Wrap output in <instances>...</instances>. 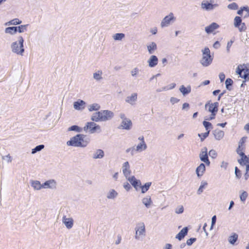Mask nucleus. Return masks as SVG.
Returning <instances> with one entry per match:
<instances>
[{
	"mask_svg": "<svg viewBox=\"0 0 249 249\" xmlns=\"http://www.w3.org/2000/svg\"><path fill=\"white\" fill-rule=\"evenodd\" d=\"M113 116L114 113L111 111L102 110L93 113L90 119L95 122H105L111 119Z\"/></svg>",
	"mask_w": 249,
	"mask_h": 249,
	"instance_id": "obj_1",
	"label": "nucleus"
},
{
	"mask_svg": "<svg viewBox=\"0 0 249 249\" xmlns=\"http://www.w3.org/2000/svg\"><path fill=\"white\" fill-rule=\"evenodd\" d=\"M202 57L200 60V64L204 67L209 66L212 62L213 58L210 54V49L205 47L202 50Z\"/></svg>",
	"mask_w": 249,
	"mask_h": 249,
	"instance_id": "obj_2",
	"label": "nucleus"
},
{
	"mask_svg": "<svg viewBox=\"0 0 249 249\" xmlns=\"http://www.w3.org/2000/svg\"><path fill=\"white\" fill-rule=\"evenodd\" d=\"M24 39L22 36L18 37V42L16 41L12 43L11 49L12 51L17 54L23 55L24 52L23 48Z\"/></svg>",
	"mask_w": 249,
	"mask_h": 249,
	"instance_id": "obj_3",
	"label": "nucleus"
},
{
	"mask_svg": "<svg viewBox=\"0 0 249 249\" xmlns=\"http://www.w3.org/2000/svg\"><path fill=\"white\" fill-rule=\"evenodd\" d=\"M236 72L240 77L245 80H249V63L238 65Z\"/></svg>",
	"mask_w": 249,
	"mask_h": 249,
	"instance_id": "obj_4",
	"label": "nucleus"
},
{
	"mask_svg": "<svg viewBox=\"0 0 249 249\" xmlns=\"http://www.w3.org/2000/svg\"><path fill=\"white\" fill-rule=\"evenodd\" d=\"M95 122L92 121L87 123L85 126L83 127L84 131L89 132L90 134H93L96 132H100L101 131V127L99 125L96 124Z\"/></svg>",
	"mask_w": 249,
	"mask_h": 249,
	"instance_id": "obj_5",
	"label": "nucleus"
},
{
	"mask_svg": "<svg viewBox=\"0 0 249 249\" xmlns=\"http://www.w3.org/2000/svg\"><path fill=\"white\" fill-rule=\"evenodd\" d=\"M135 238L137 240H142L143 236L145 235V225L143 222H140L137 224L135 227Z\"/></svg>",
	"mask_w": 249,
	"mask_h": 249,
	"instance_id": "obj_6",
	"label": "nucleus"
},
{
	"mask_svg": "<svg viewBox=\"0 0 249 249\" xmlns=\"http://www.w3.org/2000/svg\"><path fill=\"white\" fill-rule=\"evenodd\" d=\"M176 20V18L174 17L173 13H170V14L165 16L161 20L160 23V26L162 28L168 27L171 23L174 22Z\"/></svg>",
	"mask_w": 249,
	"mask_h": 249,
	"instance_id": "obj_7",
	"label": "nucleus"
},
{
	"mask_svg": "<svg viewBox=\"0 0 249 249\" xmlns=\"http://www.w3.org/2000/svg\"><path fill=\"white\" fill-rule=\"evenodd\" d=\"M199 157L201 161L206 163L208 166L210 164V161L208 158L207 148L206 147H203L199 153Z\"/></svg>",
	"mask_w": 249,
	"mask_h": 249,
	"instance_id": "obj_8",
	"label": "nucleus"
},
{
	"mask_svg": "<svg viewBox=\"0 0 249 249\" xmlns=\"http://www.w3.org/2000/svg\"><path fill=\"white\" fill-rule=\"evenodd\" d=\"M210 2L206 0L202 1L201 4V8L206 11H211L218 6L217 4H213V0H211Z\"/></svg>",
	"mask_w": 249,
	"mask_h": 249,
	"instance_id": "obj_9",
	"label": "nucleus"
},
{
	"mask_svg": "<svg viewBox=\"0 0 249 249\" xmlns=\"http://www.w3.org/2000/svg\"><path fill=\"white\" fill-rule=\"evenodd\" d=\"M79 147L85 148L89 143L90 139L85 135L79 134Z\"/></svg>",
	"mask_w": 249,
	"mask_h": 249,
	"instance_id": "obj_10",
	"label": "nucleus"
},
{
	"mask_svg": "<svg viewBox=\"0 0 249 249\" xmlns=\"http://www.w3.org/2000/svg\"><path fill=\"white\" fill-rule=\"evenodd\" d=\"M138 99V94L136 92L132 93L130 95L127 96L125 101L128 104L134 106L136 104V103Z\"/></svg>",
	"mask_w": 249,
	"mask_h": 249,
	"instance_id": "obj_11",
	"label": "nucleus"
},
{
	"mask_svg": "<svg viewBox=\"0 0 249 249\" xmlns=\"http://www.w3.org/2000/svg\"><path fill=\"white\" fill-rule=\"evenodd\" d=\"M79 134L71 137L66 144L69 146L79 147Z\"/></svg>",
	"mask_w": 249,
	"mask_h": 249,
	"instance_id": "obj_12",
	"label": "nucleus"
},
{
	"mask_svg": "<svg viewBox=\"0 0 249 249\" xmlns=\"http://www.w3.org/2000/svg\"><path fill=\"white\" fill-rule=\"evenodd\" d=\"M132 123L129 119L126 120L122 121V122L119 126V128L129 130L131 129Z\"/></svg>",
	"mask_w": 249,
	"mask_h": 249,
	"instance_id": "obj_13",
	"label": "nucleus"
},
{
	"mask_svg": "<svg viewBox=\"0 0 249 249\" xmlns=\"http://www.w3.org/2000/svg\"><path fill=\"white\" fill-rule=\"evenodd\" d=\"M241 157L240 159L238 160L239 163L242 166L246 165V168L249 167V155L247 156L245 153H241Z\"/></svg>",
	"mask_w": 249,
	"mask_h": 249,
	"instance_id": "obj_14",
	"label": "nucleus"
},
{
	"mask_svg": "<svg viewBox=\"0 0 249 249\" xmlns=\"http://www.w3.org/2000/svg\"><path fill=\"white\" fill-rule=\"evenodd\" d=\"M122 171L123 174L126 178L130 176L131 171L130 170V165L128 161H125L123 163L122 166Z\"/></svg>",
	"mask_w": 249,
	"mask_h": 249,
	"instance_id": "obj_15",
	"label": "nucleus"
},
{
	"mask_svg": "<svg viewBox=\"0 0 249 249\" xmlns=\"http://www.w3.org/2000/svg\"><path fill=\"white\" fill-rule=\"evenodd\" d=\"M218 103L215 102L213 103H208L205 105V108L208 107V111L211 113H216L218 110Z\"/></svg>",
	"mask_w": 249,
	"mask_h": 249,
	"instance_id": "obj_16",
	"label": "nucleus"
},
{
	"mask_svg": "<svg viewBox=\"0 0 249 249\" xmlns=\"http://www.w3.org/2000/svg\"><path fill=\"white\" fill-rule=\"evenodd\" d=\"M126 179L130 182V183L136 190H138V187L142 185L141 181L140 180L137 179L134 176L131 177L129 176Z\"/></svg>",
	"mask_w": 249,
	"mask_h": 249,
	"instance_id": "obj_17",
	"label": "nucleus"
},
{
	"mask_svg": "<svg viewBox=\"0 0 249 249\" xmlns=\"http://www.w3.org/2000/svg\"><path fill=\"white\" fill-rule=\"evenodd\" d=\"M62 221L68 229H71L73 227V220L71 217L67 218L66 215H64Z\"/></svg>",
	"mask_w": 249,
	"mask_h": 249,
	"instance_id": "obj_18",
	"label": "nucleus"
},
{
	"mask_svg": "<svg viewBox=\"0 0 249 249\" xmlns=\"http://www.w3.org/2000/svg\"><path fill=\"white\" fill-rule=\"evenodd\" d=\"M56 187V182L54 179H50L43 184V188L54 189Z\"/></svg>",
	"mask_w": 249,
	"mask_h": 249,
	"instance_id": "obj_19",
	"label": "nucleus"
},
{
	"mask_svg": "<svg viewBox=\"0 0 249 249\" xmlns=\"http://www.w3.org/2000/svg\"><path fill=\"white\" fill-rule=\"evenodd\" d=\"M86 102L83 100L79 99L73 103V107L77 110H82L84 109L86 106Z\"/></svg>",
	"mask_w": 249,
	"mask_h": 249,
	"instance_id": "obj_20",
	"label": "nucleus"
},
{
	"mask_svg": "<svg viewBox=\"0 0 249 249\" xmlns=\"http://www.w3.org/2000/svg\"><path fill=\"white\" fill-rule=\"evenodd\" d=\"M142 202L147 209L151 208L153 204L151 197L150 196H146L143 197L142 199Z\"/></svg>",
	"mask_w": 249,
	"mask_h": 249,
	"instance_id": "obj_21",
	"label": "nucleus"
},
{
	"mask_svg": "<svg viewBox=\"0 0 249 249\" xmlns=\"http://www.w3.org/2000/svg\"><path fill=\"white\" fill-rule=\"evenodd\" d=\"M105 156L104 151L101 149H96L92 156L93 159H102Z\"/></svg>",
	"mask_w": 249,
	"mask_h": 249,
	"instance_id": "obj_22",
	"label": "nucleus"
},
{
	"mask_svg": "<svg viewBox=\"0 0 249 249\" xmlns=\"http://www.w3.org/2000/svg\"><path fill=\"white\" fill-rule=\"evenodd\" d=\"M188 228L187 227L183 228L176 236V238L180 241L183 239L187 234Z\"/></svg>",
	"mask_w": 249,
	"mask_h": 249,
	"instance_id": "obj_23",
	"label": "nucleus"
},
{
	"mask_svg": "<svg viewBox=\"0 0 249 249\" xmlns=\"http://www.w3.org/2000/svg\"><path fill=\"white\" fill-rule=\"evenodd\" d=\"M219 25L215 22H213L210 25L207 26L205 28V30L207 34H211L215 30L219 28Z\"/></svg>",
	"mask_w": 249,
	"mask_h": 249,
	"instance_id": "obj_24",
	"label": "nucleus"
},
{
	"mask_svg": "<svg viewBox=\"0 0 249 249\" xmlns=\"http://www.w3.org/2000/svg\"><path fill=\"white\" fill-rule=\"evenodd\" d=\"M148 65L151 68L155 67L158 63V58L156 55H151L148 60Z\"/></svg>",
	"mask_w": 249,
	"mask_h": 249,
	"instance_id": "obj_25",
	"label": "nucleus"
},
{
	"mask_svg": "<svg viewBox=\"0 0 249 249\" xmlns=\"http://www.w3.org/2000/svg\"><path fill=\"white\" fill-rule=\"evenodd\" d=\"M179 90L184 96H185L191 92V87L190 85L186 87L184 85H181L179 89Z\"/></svg>",
	"mask_w": 249,
	"mask_h": 249,
	"instance_id": "obj_26",
	"label": "nucleus"
},
{
	"mask_svg": "<svg viewBox=\"0 0 249 249\" xmlns=\"http://www.w3.org/2000/svg\"><path fill=\"white\" fill-rule=\"evenodd\" d=\"M118 196V192L114 189H110L107 194V198L108 199H114Z\"/></svg>",
	"mask_w": 249,
	"mask_h": 249,
	"instance_id": "obj_27",
	"label": "nucleus"
},
{
	"mask_svg": "<svg viewBox=\"0 0 249 249\" xmlns=\"http://www.w3.org/2000/svg\"><path fill=\"white\" fill-rule=\"evenodd\" d=\"M147 48L148 53L150 54L154 53L157 49V45L154 42H151L147 45Z\"/></svg>",
	"mask_w": 249,
	"mask_h": 249,
	"instance_id": "obj_28",
	"label": "nucleus"
},
{
	"mask_svg": "<svg viewBox=\"0 0 249 249\" xmlns=\"http://www.w3.org/2000/svg\"><path fill=\"white\" fill-rule=\"evenodd\" d=\"M213 134L214 136L215 139L219 141L224 137V132L219 129H216L213 130Z\"/></svg>",
	"mask_w": 249,
	"mask_h": 249,
	"instance_id": "obj_29",
	"label": "nucleus"
},
{
	"mask_svg": "<svg viewBox=\"0 0 249 249\" xmlns=\"http://www.w3.org/2000/svg\"><path fill=\"white\" fill-rule=\"evenodd\" d=\"M206 168L204 163H201L196 169V174L198 177L202 176L204 172L205 171Z\"/></svg>",
	"mask_w": 249,
	"mask_h": 249,
	"instance_id": "obj_30",
	"label": "nucleus"
},
{
	"mask_svg": "<svg viewBox=\"0 0 249 249\" xmlns=\"http://www.w3.org/2000/svg\"><path fill=\"white\" fill-rule=\"evenodd\" d=\"M147 148V144L145 142H140L135 147L136 152H141Z\"/></svg>",
	"mask_w": 249,
	"mask_h": 249,
	"instance_id": "obj_31",
	"label": "nucleus"
},
{
	"mask_svg": "<svg viewBox=\"0 0 249 249\" xmlns=\"http://www.w3.org/2000/svg\"><path fill=\"white\" fill-rule=\"evenodd\" d=\"M31 185L36 190H39L43 188V184H41L40 182L38 180H31Z\"/></svg>",
	"mask_w": 249,
	"mask_h": 249,
	"instance_id": "obj_32",
	"label": "nucleus"
},
{
	"mask_svg": "<svg viewBox=\"0 0 249 249\" xmlns=\"http://www.w3.org/2000/svg\"><path fill=\"white\" fill-rule=\"evenodd\" d=\"M4 31L6 34L13 35L18 32V27L17 26L7 27L5 29Z\"/></svg>",
	"mask_w": 249,
	"mask_h": 249,
	"instance_id": "obj_33",
	"label": "nucleus"
},
{
	"mask_svg": "<svg viewBox=\"0 0 249 249\" xmlns=\"http://www.w3.org/2000/svg\"><path fill=\"white\" fill-rule=\"evenodd\" d=\"M88 110L89 112L93 111H98L101 108V106L97 103H94L91 105H89L88 106Z\"/></svg>",
	"mask_w": 249,
	"mask_h": 249,
	"instance_id": "obj_34",
	"label": "nucleus"
},
{
	"mask_svg": "<svg viewBox=\"0 0 249 249\" xmlns=\"http://www.w3.org/2000/svg\"><path fill=\"white\" fill-rule=\"evenodd\" d=\"M22 21L19 19L18 18H16L14 19H13L6 23H4L5 26H9V25H17L20 24L21 23Z\"/></svg>",
	"mask_w": 249,
	"mask_h": 249,
	"instance_id": "obj_35",
	"label": "nucleus"
},
{
	"mask_svg": "<svg viewBox=\"0 0 249 249\" xmlns=\"http://www.w3.org/2000/svg\"><path fill=\"white\" fill-rule=\"evenodd\" d=\"M238 234L236 233H233L231 235L229 236L228 241L232 245H234L238 239Z\"/></svg>",
	"mask_w": 249,
	"mask_h": 249,
	"instance_id": "obj_36",
	"label": "nucleus"
},
{
	"mask_svg": "<svg viewBox=\"0 0 249 249\" xmlns=\"http://www.w3.org/2000/svg\"><path fill=\"white\" fill-rule=\"evenodd\" d=\"M208 183L206 181H202L201 182L200 186L197 191V194L198 195H200L203 192L204 189L206 187Z\"/></svg>",
	"mask_w": 249,
	"mask_h": 249,
	"instance_id": "obj_37",
	"label": "nucleus"
},
{
	"mask_svg": "<svg viewBox=\"0 0 249 249\" xmlns=\"http://www.w3.org/2000/svg\"><path fill=\"white\" fill-rule=\"evenodd\" d=\"M151 185V182H146L144 184V185L142 186L141 185L140 187L141 188V192L142 194L145 193L149 189L150 186Z\"/></svg>",
	"mask_w": 249,
	"mask_h": 249,
	"instance_id": "obj_38",
	"label": "nucleus"
},
{
	"mask_svg": "<svg viewBox=\"0 0 249 249\" xmlns=\"http://www.w3.org/2000/svg\"><path fill=\"white\" fill-rule=\"evenodd\" d=\"M102 72L101 71H98L97 72H95L93 74V78L96 81H100L102 79L103 77L102 76Z\"/></svg>",
	"mask_w": 249,
	"mask_h": 249,
	"instance_id": "obj_39",
	"label": "nucleus"
},
{
	"mask_svg": "<svg viewBox=\"0 0 249 249\" xmlns=\"http://www.w3.org/2000/svg\"><path fill=\"white\" fill-rule=\"evenodd\" d=\"M124 34L123 33H117L113 35V38L115 40H121L124 37Z\"/></svg>",
	"mask_w": 249,
	"mask_h": 249,
	"instance_id": "obj_40",
	"label": "nucleus"
},
{
	"mask_svg": "<svg viewBox=\"0 0 249 249\" xmlns=\"http://www.w3.org/2000/svg\"><path fill=\"white\" fill-rule=\"evenodd\" d=\"M242 23V19L240 17L236 16L234 19V26L235 27H238Z\"/></svg>",
	"mask_w": 249,
	"mask_h": 249,
	"instance_id": "obj_41",
	"label": "nucleus"
},
{
	"mask_svg": "<svg viewBox=\"0 0 249 249\" xmlns=\"http://www.w3.org/2000/svg\"><path fill=\"white\" fill-rule=\"evenodd\" d=\"M44 148V145L43 144H40L36 146L34 148H33L32 150V154H34L36 153L41 151Z\"/></svg>",
	"mask_w": 249,
	"mask_h": 249,
	"instance_id": "obj_42",
	"label": "nucleus"
},
{
	"mask_svg": "<svg viewBox=\"0 0 249 249\" xmlns=\"http://www.w3.org/2000/svg\"><path fill=\"white\" fill-rule=\"evenodd\" d=\"M68 131H76L77 132H80L82 131V128L79 127L77 125H72L70 127L68 128Z\"/></svg>",
	"mask_w": 249,
	"mask_h": 249,
	"instance_id": "obj_43",
	"label": "nucleus"
},
{
	"mask_svg": "<svg viewBox=\"0 0 249 249\" xmlns=\"http://www.w3.org/2000/svg\"><path fill=\"white\" fill-rule=\"evenodd\" d=\"M203 124L204 126L207 131L210 130L213 128L212 124L211 123L207 121H203Z\"/></svg>",
	"mask_w": 249,
	"mask_h": 249,
	"instance_id": "obj_44",
	"label": "nucleus"
},
{
	"mask_svg": "<svg viewBox=\"0 0 249 249\" xmlns=\"http://www.w3.org/2000/svg\"><path fill=\"white\" fill-rule=\"evenodd\" d=\"M28 26V24H26V25H21L20 26L17 27H18V32L20 33L26 32L27 30Z\"/></svg>",
	"mask_w": 249,
	"mask_h": 249,
	"instance_id": "obj_45",
	"label": "nucleus"
},
{
	"mask_svg": "<svg viewBox=\"0 0 249 249\" xmlns=\"http://www.w3.org/2000/svg\"><path fill=\"white\" fill-rule=\"evenodd\" d=\"M232 84H233L232 80L230 78H227L225 81V85H226V89L228 90H230L231 89L230 88V86H231L232 85Z\"/></svg>",
	"mask_w": 249,
	"mask_h": 249,
	"instance_id": "obj_46",
	"label": "nucleus"
},
{
	"mask_svg": "<svg viewBox=\"0 0 249 249\" xmlns=\"http://www.w3.org/2000/svg\"><path fill=\"white\" fill-rule=\"evenodd\" d=\"M140 71V70L138 68L135 67L134 69H133L131 71V75L132 77H137L138 74H139Z\"/></svg>",
	"mask_w": 249,
	"mask_h": 249,
	"instance_id": "obj_47",
	"label": "nucleus"
},
{
	"mask_svg": "<svg viewBox=\"0 0 249 249\" xmlns=\"http://www.w3.org/2000/svg\"><path fill=\"white\" fill-rule=\"evenodd\" d=\"M228 8L231 10H237L238 8V6L237 3L232 2L228 5Z\"/></svg>",
	"mask_w": 249,
	"mask_h": 249,
	"instance_id": "obj_48",
	"label": "nucleus"
},
{
	"mask_svg": "<svg viewBox=\"0 0 249 249\" xmlns=\"http://www.w3.org/2000/svg\"><path fill=\"white\" fill-rule=\"evenodd\" d=\"M209 131H208L204 133L198 134V136L200 138L201 141H203L206 139L209 136Z\"/></svg>",
	"mask_w": 249,
	"mask_h": 249,
	"instance_id": "obj_49",
	"label": "nucleus"
},
{
	"mask_svg": "<svg viewBox=\"0 0 249 249\" xmlns=\"http://www.w3.org/2000/svg\"><path fill=\"white\" fill-rule=\"evenodd\" d=\"M184 212V208L183 206L180 205L176 208L175 210V213L177 214H180L183 213Z\"/></svg>",
	"mask_w": 249,
	"mask_h": 249,
	"instance_id": "obj_50",
	"label": "nucleus"
},
{
	"mask_svg": "<svg viewBox=\"0 0 249 249\" xmlns=\"http://www.w3.org/2000/svg\"><path fill=\"white\" fill-rule=\"evenodd\" d=\"M248 197V193L246 191H244L240 196V200L244 202Z\"/></svg>",
	"mask_w": 249,
	"mask_h": 249,
	"instance_id": "obj_51",
	"label": "nucleus"
},
{
	"mask_svg": "<svg viewBox=\"0 0 249 249\" xmlns=\"http://www.w3.org/2000/svg\"><path fill=\"white\" fill-rule=\"evenodd\" d=\"M240 32L245 31L247 28L245 23L242 22L241 24L237 27Z\"/></svg>",
	"mask_w": 249,
	"mask_h": 249,
	"instance_id": "obj_52",
	"label": "nucleus"
},
{
	"mask_svg": "<svg viewBox=\"0 0 249 249\" xmlns=\"http://www.w3.org/2000/svg\"><path fill=\"white\" fill-rule=\"evenodd\" d=\"M135 152H136V148H135V146L130 147L129 148H127L126 150V153L130 152L131 155L132 156H133L135 154Z\"/></svg>",
	"mask_w": 249,
	"mask_h": 249,
	"instance_id": "obj_53",
	"label": "nucleus"
},
{
	"mask_svg": "<svg viewBox=\"0 0 249 249\" xmlns=\"http://www.w3.org/2000/svg\"><path fill=\"white\" fill-rule=\"evenodd\" d=\"M209 155L212 158L215 159L217 156V153L215 150L212 149L209 151Z\"/></svg>",
	"mask_w": 249,
	"mask_h": 249,
	"instance_id": "obj_54",
	"label": "nucleus"
},
{
	"mask_svg": "<svg viewBox=\"0 0 249 249\" xmlns=\"http://www.w3.org/2000/svg\"><path fill=\"white\" fill-rule=\"evenodd\" d=\"M244 150V148L242 147L240 144H239L238 148L236 149L237 153L241 157V154L242 153H244L243 151Z\"/></svg>",
	"mask_w": 249,
	"mask_h": 249,
	"instance_id": "obj_55",
	"label": "nucleus"
},
{
	"mask_svg": "<svg viewBox=\"0 0 249 249\" xmlns=\"http://www.w3.org/2000/svg\"><path fill=\"white\" fill-rule=\"evenodd\" d=\"M196 238H191L187 240L186 244L188 246L192 245L196 241Z\"/></svg>",
	"mask_w": 249,
	"mask_h": 249,
	"instance_id": "obj_56",
	"label": "nucleus"
},
{
	"mask_svg": "<svg viewBox=\"0 0 249 249\" xmlns=\"http://www.w3.org/2000/svg\"><path fill=\"white\" fill-rule=\"evenodd\" d=\"M124 188L127 191H129L131 189V186L127 182H124L123 185Z\"/></svg>",
	"mask_w": 249,
	"mask_h": 249,
	"instance_id": "obj_57",
	"label": "nucleus"
},
{
	"mask_svg": "<svg viewBox=\"0 0 249 249\" xmlns=\"http://www.w3.org/2000/svg\"><path fill=\"white\" fill-rule=\"evenodd\" d=\"M216 221V215H214L212 217V223H211V226L210 228V230H212L213 229V226L215 225Z\"/></svg>",
	"mask_w": 249,
	"mask_h": 249,
	"instance_id": "obj_58",
	"label": "nucleus"
},
{
	"mask_svg": "<svg viewBox=\"0 0 249 249\" xmlns=\"http://www.w3.org/2000/svg\"><path fill=\"white\" fill-rule=\"evenodd\" d=\"M235 174L236 177L238 178L241 176L240 170L237 167H235Z\"/></svg>",
	"mask_w": 249,
	"mask_h": 249,
	"instance_id": "obj_59",
	"label": "nucleus"
},
{
	"mask_svg": "<svg viewBox=\"0 0 249 249\" xmlns=\"http://www.w3.org/2000/svg\"><path fill=\"white\" fill-rule=\"evenodd\" d=\"M233 42H234L233 40H231V41H230L228 42L227 47H226L227 53L230 52V48Z\"/></svg>",
	"mask_w": 249,
	"mask_h": 249,
	"instance_id": "obj_60",
	"label": "nucleus"
},
{
	"mask_svg": "<svg viewBox=\"0 0 249 249\" xmlns=\"http://www.w3.org/2000/svg\"><path fill=\"white\" fill-rule=\"evenodd\" d=\"M179 101V99H178L176 97H172L170 98V102L173 105L178 103Z\"/></svg>",
	"mask_w": 249,
	"mask_h": 249,
	"instance_id": "obj_61",
	"label": "nucleus"
},
{
	"mask_svg": "<svg viewBox=\"0 0 249 249\" xmlns=\"http://www.w3.org/2000/svg\"><path fill=\"white\" fill-rule=\"evenodd\" d=\"M2 159L6 160L7 162L8 163L11 162L12 161V158L9 154L5 156L2 157Z\"/></svg>",
	"mask_w": 249,
	"mask_h": 249,
	"instance_id": "obj_62",
	"label": "nucleus"
},
{
	"mask_svg": "<svg viewBox=\"0 0 249 249\" xmlns=\"http://www.w3.org/2000/svg\"><path fill=\"white\" fill-rule=\"evenodd\" d=\"M245 180H247L249 178V167L246 168V173L244 175Z\"/></svg>",
	"mask_w": 249,
	"mask_h": 249,
	"instance_id": "obj_63",
	"label": "nucleus"
},
{
	"mask_svg": "<svg viewBox=\"0 0 249 249\" xmlns=\"http://www.w3.org/2000/svg\"><path fill=\"white\" fill-rule=\"evenodd\" d=\"M176 86V84L174 83H171L167 86H166L167 90H170L173 89Z\"/></svg>",
	"mask_w": 249,
	"mask_h": 249,
	"instance_id": "obj_64",
	"label": "nucleus"
}]
</instances>
